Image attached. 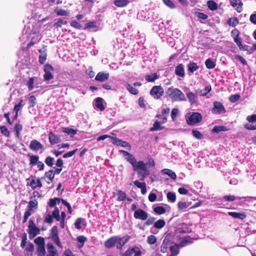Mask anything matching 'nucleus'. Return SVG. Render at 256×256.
Here are the masks:
<instances>
[{"instance_id":"f257e3e1","label":"nucleus","mask_w":256,"mask_h":256,"mask_svg":"<svg viewBox=\"0 0 256 256\" xmlns=\"http://www.w3.org/2000/svg\"><path fill=\"white\" fill-rule=\"evenodd\" d=\"M129 240L130 236H128L123 237L120 236H114L105 242L104 246L108 248L116 246L118 249L121 250Z\"/></svg>"},{"instance_id":"f03ea898","label":"nucleus","mask_w":256,"mask_h":256,"mask_svg":"<svg viewBox=\"0 0 256 256\" xmlns=\"http://www.w3.org/2000/svg\"><path fill=\"white\" fill-rule=\"evenodd\" d=\"M166 94L172 102L186 100L184 94L177 88H170L166 90Z\"/></svg>"},{"instance_id":"7ed1b4c3","label":"nucleus","mask_w":256,"mask_h":256,"mask_svg":"<svg viewBox=\"0 0 256 256\" xmlns=\"http://www.w3.org/2000/svg\"><path fill=\"white\" fill-rule=\"evenodd\" d=\"M186 118L189 125H194L200 122L202 120V115L196 112H190L186 114Z\"/></svg>"},{"instance_id":"20e7f679","label":"nucleus","mask_w":256,"mask_h":256,"mask_svg":"<svg viewBox=\"0 0 256 256\" xmlns=\"http://www.w3.org/2000/svg\"><path fill=\"white\" fill-rule=\"evenodd\" d=\"M28 232L30 235V238H34L36 236L40 234V230L38 228L32 220H29V225L28 226Z\"/></svg>"},{"instance_id":"39448f33","label":"nucleus","mask_w":256,"mask_h":256,"mask_svg":"<svg viewBox=\"0 0 256 256\" xmlns=\"http://www.w3.org/2000/svg\"><path fill=\"white\" fill-rule=\"evenodd\" d=\"M214 108L212 112L214 114H221L225 112L226 110L224 105L219 102H214Z\"/></svg>"},{"instance_id":"423d86ee","label":"nucleus","mask_w":256,"mask_h":256,"mask_svg":"<svg viewBox=\"0 0 256 256\" xmlns=\"http://www.w3.org/2000/svg\"><path fill=\"white\" fill-rule=\"evenodd\" d=\"M164 90L160 86H154L150 90V94L155 98H160Z\"/></svg>"},{"instance_id":"0eeeda50","label":"nucleus","mask_w":256,"mask_h":256,"mask_svg":"<svg viewBox=\"0 0 256 256\" xmlns=\"http://www.w3.org/2000/svg\"><path fill=\"white\" fill-rule=\"evenodd\" d=\"M53 70L52 67L49 64H46L44 66V71L45 74L44 76V80L48 81L53 78L54 76L52 74V71Z\"/></svg>"},{"instance_id":"6e6552de","label":"nucleus","mask_w":256,"mask_h":256,"mask_svg":"<svg viewBox=\"0 0 256 256\" xmlns=\"http://www.w3.org/2000/svg\"><path fill=\"white\" fill-rule=\"evenodd\" d=\"M134 218L142 220H146L148 217V214L142 209L136 210L134 214Z\"/></svg>"},{"instance_id":"1a4fd4ad","label":"nucleus","mask_w":256,"mask_h":256,"mask_svg":"<svg viewBox=\"0 0 256 256\" xmlns=\"http://www.w3.org/2000/svg\"><path fill=\"white\" fill-rule=\"evenodd\" d=\"M41 38V36L40 34L38 32L33 33L30 36V41L27 44V48H29L32 46H34L35 44L37 43L40 41Z\"/></svg>"},{"instance_id":"9d476101","label":"nucleus","mask_w":256,"mask_h":256,"mask_svg":"<svg viewBox=\"0 0 256 256\" xmlns=\"http://www.w3.org/2000/svg\"><path fill=\"white\" fill-rule=\"evenodd\" d=\"M109 73L99 72L95 77V80L97 81L103 82L108 80L109 78Z\"/></svg>"},{"instance_id":"9b49d317","label":"nucleus","mask_w":256,"mask_h":256,"mask_svg":"<svg viewBox=\"0 0 256 256\" xmlns=\"http://www.w3.org/2000/svg\"><path fill=\"white\" fill-rule=\"evenodd\" d=\"M42 148V145L38 140H33L30 144V148L31 150L38 151Z\"/></svg>"},{"instance_id":"f8f14e48","label":"nucleus","mask_w":256,"mask_h":256,"mask_svg":"<svg viewBox=\"0 0 256 256\" xmlns=\"http://www.w3.org/2000/svg\"><path fill=\"white\" fill-rule=\"evenodd\" d=\"M48 254L45 256H58V250L51 244H48L46 246Z\"/></svg>"},{"instance_id":"ddd939ff","label":"nucleus","mask_w":256,"mask_h":256,"mask_svg":"<svg viewBox=\"0 0 256 256\" xmlns=\"http://www.w3.org/2000/svg\"><path fill=\"white\" fill-rule=\"evenodd\" d=\"M230 3L232 6L236 8V10L238 12H240L242 11V3L240 0H230Z\"/></svg>"},{"instance_id":"4468645a","label":"nucleus","mask_w":256,"mask_h":256,"mask_svg":"<svg viewBox=\"0 0 256 256\" xmlns=\"http://www.w3.org/2000/svg\"><path fill=\"white\" fill-rule=\"evenodd\" d=\"M172 242H170V240L168 238H165L162 244L160 252L163 253L166 252L168 249L170 250V246Z\"/></svg>"},{"instance_id":"2eb2a0df","label":"nucleus","mask_w":256,"mask_h":256,"mask_svg":"<svg viewBox=\"0 0 256 256\" xmlns=\"http://www.w3.org/2000/svg\"><path fill=\"white\" fill-rule=\"evenodd\" d=\"M179 247L180 246L178 244L172 243L170 246V256H177L179 253Z\"/></svg>"},{"instance_id":"dca6fc26","label":"nucleus","mask_w":256,"mask_h":256,"mask_svg":"<svg viewBox=\"0 0 256 256\" xmlns=\"http://www.w3.org/2000/svg\"><path fill=\"white\" fill-rule=\"evenodd\" d=\"M48 138L52 144H58L60 142V138L52 132L48 134Z\"/></svg>"},{"instance_id":"f3484780","label":"nucleus","mask_w":256,"mask_h":256,"mask_svg":"<svg viewBox=\"0 0 256 256\" xmlns=\"http://www.w3.org/2000/svg\"><path fill=\"white\" fill-rule=\"evenodd\" d=\"M28 184L29 185L32 190L36 188H41L42 186V184L40 179L36 180L32 179L30 182H28Z\"/></svg>"},{"instance_id":"a211bd4d","label":"nucleus","mask_w":256,"mask_h":256,"mask_svg":"<svg viewBox=\"0 0 256 256\" xmlns=\"http://www.w3.org/2000/svg\"><path fill=\"white\" fill-rule=\"evenodd\" d=\"M134 184L138 188H140L141 192L142 194H144L146 192V184L144 182H140L138 180L134 182Z\"/></svg>"},{"instance_id":"6ab92c4d","label":"nucleus","mask_w":256,"mask_h":256,"mask_svg":"<svg viewBox=\"0 0 256 256\" xmlns=\"http://www.w3.org/2000/svg\"><path fill=\"white\" fill-rule=\"evenodd\" d=\"M228 214L234 218L244 220L246 218L245 212H228Z\"/></svg>"},{"instance_id":"aec40b11","label":"nucleus","mask_w":256,"mask_h":256,"mask_svg":"<svg viewBox=\"0 0 256 256\" xmlns=\"http://www.w3.org/2000/svg\"><path fill=\"white\" fill-rule=\"evenodd\" d=\"M175 73L177 76H179L180 77L183 78L184 76V66L182 64H179L176 68Z\"/></svg>"},{"instance_id":"412c9836","label":"nucleus","mask_w":256,"mask_h":256,"mask_svg":"<svg viewBox=\"0 0 256 256\" xmlns=\"http://www.w3.org/2000/svg\"><path fill=\"white\" fill-rule=\"evenodd\" d=\"M134 170V171L137 170L138 169H140L141 170L146 169V164L143 161H136V164L134 166H132Z\"/></svg>"},{"instance_id":"4be33fe9","label":"nucleus","mask_w":256,"mask_h":256,"mask_svg":"<svg viewBox=\"0 0 256 256\" xmlns=\"http://www.w3.org/2000/svg\"><path fill=\"white\" fill-rule=\"evenodd\" d=\"M186 96L191 104H194L198 100V97L193 92H188L186 94Z\"/></svg>"},{"instance_id":"5701e85b","label":"nucleus","mask_w":256,"mask_h":256,"mask_svg":"<svg viewBox=\"0 0 256 256\" xmlns=\"http://www.w3.org/2000/svg\"><path fill=\"white\" fill-rule=\"evenodd\" d=\"M161 172L163 174L168 176L172 180H176V173L170 169H164L162 170Z\"/></svg>"},{"instance_id":"b1692460","label":"nucleus","mask_w":256,"mask_h":256,"mask_svg":"<svg viewBox=\"0 0 256 256\" xmlns=\"http://www.w3.org/2000/svg\"><path fill=\"white\" fill-rule=\"evenodd\" d=\"M96 106L100 110H104L105 108L103 105V100L101 98H98L96 99Z\"/></svg>"},{"instance_id":"393cba45","label":"nucleus","mask_w":256,"mask_h":256,"mask_svg":"<svg viewBox=\"0 0 256 256\" xmlns=\"http://www.w3.org/2000/svg\"><path fill=\"white\" fill-rule=\"evenodd\" d=\"M40 54L39 56V62L43 64L46 60V54L45 50H40Z\"/></svg>"},{"instance_id":"a878e982","label":"nucleus","mask_w":256,"mask_h":256,"mask_svg":"<svg viewBox=\"0 0 256 256\" xmlns=\"http://www.w3.org/2000/svg\"><path fill=\"white\" fill-rule=\"evenodd\" d=\"M188 70L190 72L193 73L194 72L198 69L199 67L196 63L191 62L188 64Z\"/></svg>"},{"instance_id":"bb28decb","label":"nucleus","mask_w":256,"mask_h":256,"mask_svg":"<svg viewBox=\"0 0 256 256\" xmlns=\"http://www.w3.org/2000/svg\"><path fill=\"white\" fill-rule=\"evenodd\" d=\"M52 240L60 248H63V246L60 240L58 235L51 236Z\"/></svg>"},{"instance_id":"cd10ccee","label":"nucleus","mask_w":256,"mask_h":256,"mask_svg":"<svg viewBox=\"0 0 256 256\" xmlns=\"http://www.w3.org/2000/svg\"><path fill=\"white\" fill-rule=\"evenodd\" d=\"M129 2L128 0H116L114 2V4L118 7H123L126 6Z\"/></svg>"},{"instance_id":"c85d7f7f","label":"nucleus","mask_w":256,"mask_h":256,"mask_svg":"<svg viewBox=\"0 0 256 256\" xmlns=\"http://www.w3.org/2000/svg\"><path fill=\"white\" fill-rule=\"evenodd\" d=\"M207 6L212 10H215L218 8V4L214 0L208 1Z\"/></svg>"},{"instance_id":"c756f323","label":"nucleus","mask_w":256,"mask_h":256,"mask_svg":"<svg viewBox=\"0 0 256 256\" xmlns=\"http://www.w3.org/2000/svg\"><path fill=\"white\" fill-rule=\"evenodd\" d=\"M52 216L56 220L60 221V210L58 208L56 207L54 210L52 212Z\"/></svg>"},{"instance_id":"7c9ffc66","label":"nucleus","mask_w":256,"mask_h":256,"mask_svg":"<svg viewBox=\"0 0 256 256\" xmlns=\"http://www.w3.org/2000/svg\"><path fill=\"white\" fill-rule=\"evenodd\" d=\"M228 24L229 26L234 27L238 24V20L236 18L232 17L228 18Z\"/></svg>"},{"instance_id":"2f4dec72","label":"nucleus","mask_w":256,"mask_h":256,"mask_svg":"<svg viewBox=\"0 0 256 256\" xmlns=\"http://www.w3.org/2000/svg\"><path fill=\"white\" fill-rule=\"evenodd\" d=\"M158 76L156 73L152 74L146 76V80L150 82H154L156 79L158 78Z\"/></svg>"},{"instance_id":"473e14b6","label":"nucleus","mask_w":256,"mask_h":256,"mask_svg":"<svg viewBox=\"0 0 256 256\" xmlns=\"http://www.w3.org/2000/svg\"><path fill=\"white\" fill-rule=\"evenodd\" d=\"M205 64L208 69L214 68L216 66L215 62L210 58H208L206 60Z\"/></svg>"},{"instance_id":"72a5a7b5","label":"nucleus","mask_w":256,"mask_h":256,"mask_svg":"<svg viewBox=\"0 0 256 256\" xmlns=\"http://www.w3.org/2000/svg\"><path fill=\"white\" fill-rule=\"evenodd\" d=\"M22 124H18L15 125L14 130L16 131V135L17 138H20V132L22 130Z\"/></svg>"},{"instance_id":"f704fd0d","label":"nucleus","mask_w":256,"mask_h":256,"mask_svg":"<svg viewBox=\"0 0 256 256\" xmlns=\"http://www.w3.org/2000/svg\"><path fill=\"white\" fill-rule=\"evenodd\" d=\"M188 206V204L186 202H179L178 204V209L183 211L185 210Z\"/></svg>"},{"instance_id":"c9c22d12","label":"nucleus","mask_w":256,"mask_h":256,"mask_svg":"<svg viewBox=\"0 0 256 256\" xmlns=\"http://www.w3.org/2000/svg\"><path fill=\"white\" fill-rule=\"evenodd\" d=\"M38 204V202L36 200H30L28 202V209L30 210H32L33 208H37Z\"/></svg>"},{"instance_id":"e433bc0d","label":"nucleus","mask_w":256,"mask_h":256,"mask_svg":"<svg viewBox=\"0 0 256 256\" xmlns=\"http://www.w3.org/2000/svg\"><path fill=\"white\" fill-rule=\"evenodd\" d=\"M125 159L132 166H134L136 164V159L134 156L131 154L130 153L129 155L125 158Z\"/></svg>"},{"instance_id":"4c0bfd02","label":"nucleus","mask_w":256,"mask_h":256,"mask_svg":"<svg viewBox=\"0 0 256 256\" xmlns=\"http://www.w3.org/2000/svg\"><path fill=\"white\" fill-rule=\"evenodd\" d=\"M37 252L39 256H45L46 250L44 245L38 246L37 248Z\"/></svg>"},{"instance_id":"58836bf2","label":"nucleus","mask_w":256,"mask_h":256,"mask_svg":"<svg viewBox=\"0 0 256 256\" xmlns=\"http://www.w3.org/2000/svg\"><path fill=\"white\" fill-rule=\"evenodd\" d=\"M166 224L165 222L162 220H159L156 221L154 224L156 228L160 229L162 228Z\"/></svg>"},{"instance_id":"ea45409f","label":"nucleus","mask_w":256,"mask_h":256,"mask_svg":"<svg viewBox=\"0 0 256 256\" xmlns=\"http://www.w3.org/2000/svg\"><path fill=\"white\" fill-rule=\"evenodd\" d=\"M164 128L163 126H161L158 122L156 121L153 124V126L150 128V131H156L160 130Z\"/></svg>"},{"instance_id":"a19ab883","label":"nucleus","mask_w":256,"mask_h":256,"mask_svg":"<svg viewBox=\"0 0 256 256\" xmlns=\"http://www.w3.org/2000/svg\"><path fill=\"white\" fill-rule=\"evenodd\" d=\"M168 201L174 202L176 200V194L172 192H168L166 195Z\"/></svg>"},{"instance_id":"79ce46f5","label":"nucleus","mask_w":256,"mask_h":256,"mask_svg":"<svg viewBox=\"0 0 256 256\" xmlns=\"http://www.w3.org/2000/svg\"><path fill=\"white\" fill-rule=\"evenodd\" d=\"M211 90V86H208L205 87L204 89H202L200 90V94L201 96H206L210 92Z\"/></svg>"},{"instance_id":"37998d69","label":"nucleus","mask_w":256,"mask_h":256,"mask_svg":"<svg viewBox=\"0 0 256 256\" xmlns=\"http://www.w3.org/2000/svg\"><path fill=\"white\" fill-rule=\"evenodd\" d=\"M126 198V194L122 190H118V192L117 200L118 201H122L124 200Z\"/></svg>"},{"instance_id":"c03bdc74","label":"nucleus","mask_w":256,"mask_h":256,"mask_svg":"<svg viewBox=\"0 0 256 256\" xmlns=\"http://www.w3.org/2000/svg\"><path fill=\"white\" fill-rule=\"evenodd\" d=\"M62 132L70 135L74 136L76 134V130L71 128H63Z\"/></svg>"},{"instance_id":"a18cd8bd","label":"nucleus","mask_w":256,"mask_h":256,"mask_svg":"<svg viewBox=\"0 0 256 256\" xmlns=\"http://www.w3.org/2000/svg\"><path fill=\"white\" fill-rule=\"evenodd\" d=\"M154 210L155 212L158 214H164L166 212V209L161 206H157L155 207L154 209Z\"/></svg>"},{"instance_id":"49530a36","label":"nucleus","mask_w":256,"mask_h":256,"mask_svg":"<svg viewBox=\"0 0 256 256\" xmlns=\"http://www.w3.org/2000/svg\"><path fill=\"white\" fill-rule=\"evenodd\" d=\"M226 130L227 128L224 126H216L214 127L212 132H218L222 131H226Z\"/></svg>"},{"instance_id":"de8ad7c7","label":"nucleus","mask_w":256,"mask_h":256,"mask_svg":"<svg viewBox=\"0 0 256 256\" xmlns=\"http://www.w3.org/2000/svg\"><path fill=\"white\" fill-rule=\"evenodd\" d=\"M55 12L57 14V15L60 16H68L69 14L68 12L66 10L60 8L55 10Z\"/></svg>"},{"instance_id":"09e8293b","label":"nucleus","mask_w":256,"mask_h":256,"mask_svg":"<svg viewBox=\"0 0 256 256\" xmlns=\"http://www.w3.org/2000/svg\"><path fill=\"white\" fill-rule=\"evenodd\" d=\"M60 200L58 198H51L50 200L48 205L50 207H54L57 203L60 202Z\"/></svg>"},{"instance_id":"8fccbe9b","label":"nucleus","mask_w":256,"mask_h":256,"mask_svg":"<svg viewBox=\"0 0 256 256\" xmlns=\"http://www.w3.org/2000/svg\"><path fill=\"white\" fill-rule=\"evenodd\" d=\"M35 244L38 246L44 245V240L43 238L38 236L34 240Z\"/></svg>"},{"instance_id":"3c124183","label":"nucleus","mask_w":256,"mask_h":256,"mask_svg":"<svg viewBox=\"0 0 256 256\" xmlns=\"http://www.w3.org/2000/svg\"><path fill=\"white\" fill-rule=\"evenodd\" d=\"M147 242L150 244H152L156 242V238L154 235L149 236L147 238Z\"/></svg>"},{"instance_id":"603ef678","label":"nucleus","mask_w":256,"mask_h":256,"mask_svg":"<svg viewBox=\"0 0 256 256\" xmlns=\"http://www.w3.org/2000/svg\"><path fill=\"white\" fill-rule=\"evenodd\" d=\"M126 89L133 94H138V90L130 84H128L126 86Z\"/></svg>"},{"instance_id":"864d4df0","label":"nucleus","mask_w":256,"mask_h":256,"mask_svg":"<svg viewBox=\"0 0 256 256\" xmlns=\"http://www.w3.org/2000/svg\"><path fill=\"white\" fill-rule=\"evenodd\" d=\"M45 176L48 178L51 182H52L54 177V171L52 170H50L46 172Z\"/></svg>"},{"instance_id":"5fc2aeb1","label":"nucleus","mask_w":256,"mask_h":256,"mask_svg":"<svg viewBox=\"0 0 256 256\" xmlns=\"http://www.w3.org/2000/svg\"><path fill=\"white\" fill-rule=\"evenodd\" d=\"M138 174L142 176V178H141L142 180H144V178L149 174L148 170L146 168L142 170H140L138 172Z\"/></svg>"},{"instance_id":"6e6d98bb","label":"nucleus","mask_w":256,"mask_h":256,"mask_svg":"<svg viewBox=\"0 0 256 256\" xmlns=\"http://www.w3.org/2000/svg\"><path fill=\"white\" fill-rule=\"evenodd\" d=\"M53 217L50 212H48L45 216L44 222L46 223L50 224L53 221Z\"/></svg>"},{"instance_id":"4d7b16f0","label":"nucleus","mask_w":256,"mask_h":256,"mask_svg":"<svg viewBox=\"0 0 256 256\" xmlns=\"http://www.w3.org/2000/svg\"><path fill=\"white\" fill-rule=\"evenodd\" d=\"M192 242L191 239L188 237L184 238L180 244V246L181 247L184 246L186 244H190Z\"/></svg>"},{"instance_id":"13d9d810","label":"nucleus","mask_w":256,"mask_h":256,"mask_svg":"<svg viewBox=\"0 0 256 256\" xmlns=\"http://www.w3.org/2000/svg\"><path fill=\"white\" fill-rule=\"evenodd\" d=\"M34 78H29L27 82V86L30 90H32L34 88Z\"/></svg>"},{"instance_id":"bf43d9fd","label":"nucleus","mask_w":256,"mask_h":256,"mask_svg":"<svg viewBox=\"0 0 256 256\" xmlns=\"http://www.w3.org/2000/svg\"><path fill=\"white\" fill-rule=\"evenodd\" d=\"M234 40L236 44L238 45V48L240 50H244V46H242V44L241 39L239 37L236 38H234Z\"/></svg>"},{"instance_id":"052dcab7","label":"nucleus","mask_w":256,"mask_h":256,"mask_svg":"<svg viewBox=\"0 0 256 256\" xmlns=\"http://www.w3.org/2000/svg\"><path fill=\"white\" fill-rule=\"evenodd\" d=\"M54 158L51 156H48L45 160V163L49 166H52L54 164Z\"/></svg>"},{"instance_id":"680f3d73","label":"nucleus","mask_w":256,"mask_h":256,"mask_svg":"<svg viewBox=\"0 0 256 256\" xmlns=\"http://www.w3.org/2000/svg\"><path fill=\"white\" fill-rule=\"evenodd\" d=\"M39 157L38 156H30V164L34 165L38 162Z\"/></svg>"},{"instance_id":"e2e57ef3","label":"nucleus","mask_w":256,"mask_h":256,"mask_svg":"<svg viewBox=\"0 0 256 256\" xmlns=\"http://www.w3.org/2000/svg\"><path fill=\"white\" fill-rule=\"evenodd\" d=\"M192 134L193 136L197 139L201 140L202 138V134L198 130H192Z\"/></svg>"},{"instance_id":"0e129e2a","label":"nucleus","mask_w":256,"mask_h":256,"mask_svg":"<svg viewBox=\"0 0 256 256\" xmlns=\"http://www.w3.org/2000/svg\"><path fill=\"white\" fill-rule=\"evenodd\" d=\"M164 3L168 7L170 8H176L175 5L170 0H162Z\"/></svg>"},{"instance_id":"69168bd1","label":"nucleus","mask_w":256,"mask_h":256,"mask_svg":"<svg viewBox=\"0 0 256 256\" xmlns=\"http://www.w3.org/2000/svg\"><path fill=\"white\" fill-rule=\"evenodd\" d=\"M0 129L1 130V132L2 134L5 135L6 136H9L10 134V131L5 126H0Z\"/></svg>"},{"instance_id":"338daca9","label":"nucleus","mask_w":256,"mask_h":256,"mask_svg":"<svg viewBox=\"0 0 256 256\" xmlns=\"http://www.w3.org/2000/svg\"><path fill=\"white\" fill-rule=\"evenodd\" d=\"M70 26L77 29H81L82 26L76 20H73L70 22Z\"/></svg>"},{"instance_id":"774afa93","label":"nucleus","mask_w":256,"mask_h":256,"mask_svg":"<svg viewBox=\"0 0 256 256\" xmlns=\"http://www.w3.org/2000/svg\"><path fill=\"white\" fill-rule=\"evenodd\" d=\"M134 252V248H129L126 252L121 256H131Z\"/></svg>"}]
</instances>
